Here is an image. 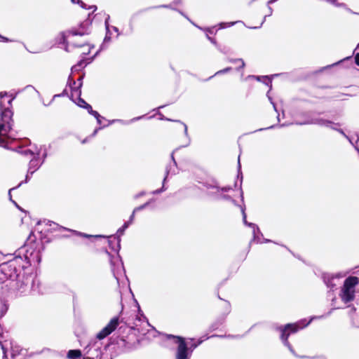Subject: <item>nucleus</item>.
I'll list each match as a JSON object with an SVG mask.
<instances>
[{"mask_svg":"<svg viewBox=\"0 0 359 359\" xmlns=\"http://www.w3.org/2000/svg\"><path fill=\"white\" fill-rule=\"evenodd\" d=\"M116 261L119 262L120 264H119V266H118L117 269L116 271L114 269L113 271H114V276L116 277V279H118L117 276H118V273H121L122 272V271H123V264L121 263V260H119L117 258Z\"/></svg>","mask_w":359,"mask_h":359,"instance_id":"2eb2a0df","label":"nucleus"},{"mask_svg":"<svg viewBox=\"0 0 359 359\" xmlns=\"http://www.w3.org/2000/svg\"><path fill=\"white\" fill-rule=\"evenodd\" d=\"M76 46L81 49L79 51V53L83 55H87L90 54L91 49L94 48V47L93 46H90V44L76 45Z\"/></svg>","mask_w":359,"mask_h":359,"instance_id":"f8f14e48","label":"nucleus"},{"mask_svg":"<svg viewBox=\"0 0 359 359\" xmlns=\"http://www.w3.org/2000/svg\"><path fill=\"white\" fill-rule=\"evenodd\" d=\"M96 6H89L88 9H91L92 10V12H95L96 11Z\"/></svg>","mask_w":359,"mask_h":359,"instance_id":"a878e982","label":"nucleus"},{"mask_svg":"<svg viewBox=\"0 0 359 359\" xmlns=\"http://www.w3.org/2000/svg\"><path fill=\"white\" fill-rule=\"evenodd\" d=\"M231 62L233 63H238L242 68L245 66V62L242 59L231 60Z\"/></svg>","mask_w":359,"mask_h":359,"instance_id":"f3484780","label":"nucleus"},{"mask_svg":"<svg viewBox=\"0 0 359 359\" xmlns=\"http://www.w3.org/2000/svg\"><path fill=\"white\" fill-rule=\"evenodd\" d=\"M230 70H231V68H230V67H228V68H226V69H223V70H221V71L217 72L216 73V74H221V73L227 72H229V71H230Z\"/></svg>","mask_w":359,"mask_h":359,"instance_id":"5701e85b","label":"nucleus"},{"mask_svg":"<svg viewBox=\"0 0 359 359\" xmlns=\"http://www.w3.org/2000/svg\"><path fill=\"white\" fill-rule=\"evenodd\" d=\"M346 139H348V140H349V142L352 144L351 140H350V138H348V137L346 136Z\"/></svg>","mask_w":359,"mask_h":359,"instance_id":"58836bf2","label":"nucleus"},{"mask_svg":"<svg viewBox=\"0 0 359 359\" xmlns=\"http://www.w3.org/2000/svg\"><path fill=\"white\" fill-rule=\"evenodd\" d=\"M355 63L359 65V53L355 55Z\"/></svg>","mask_w":359,"mask_h":359,"instance_id":"393cba45","label":"nucleus"},{"mask_svg":"<svg viewBox=\"0 0 359 359\" xmlns=\"http://www.w3.org/2000/svg\"><path fill=\"white\" fill-rule=\"evenodd\" d=\"M90 20H87L83 22L77 28H73L67 33L62 32L60 34V42L66 43L67 41H74V37L77 36H83L88 34L90 32Z\"/></svg>","mask_w":359,"mask_h":359,"instance_id":"f03ea898","label":"nucleus"},{"mask_svg":"<svg viewBox=\"0 0 359 359\" xmlns=\"http://www.w3.org/2000/svg\"><path fill=\"white\" fill-rule=\"evenodd\" d=\"M355 149L358 151V152L359 154V148L358 147V146H355Z\"/></svg>","mask_w":359,"mask_h":359,"instance_id":"f704fd0d","label":"nucleus"},{"mask_svg":"<svg viewBox=\"0 0 359 359\" xmlns=\"http://www.w3.org/2000/svg\"><path fill=\"white\" fill-rule=\"evenodd\" d=\"M128 225H129V222L125 223L124 225L123 226V227L118 230V232H121L122 233L123 232V231L128 228Z\"/></svg>","mask_w":359,"mask_h":359,"instance_id":"412c9836","label":"nucleus"},{"mask_svg":"<svg viewBox=\"0 0 359 359\" xmlns=\"http://www.w3.org/2000/svg\"><path fill=\"white\" fill-rule=\"evenodd\" d=\"M263 82L266 85L271 84V81L267 77H263Z\"/></svg>","mask_w":359,"mask_h":359,"instance_id":"b1692460","label":"nucleus"},{"mask_svg":"<svg viewBox=\"0 0 359 359\" xmlns=\"http://www.w3.org/2000/svg\"><path fill=\"white\" fill-rule=\"evenodd\" d=\"M299 124H317L320 126H324L326 127H330L331 125V123L328 121L324 120L320 118H309L304 122L299 123Z\"/></svg>","mask_w":359,"mask_h":359,"instance_id":"9d476101","label":"nucleus"},{"mask_svg":"<svg viewBox=\"0 0 359 359\" xmlns=\"http://www.w3.org/2000/svg\"><path fill=\"white\" fill-rule=\"evenodd\" d=\"M12 101V99L11 98H9L8 100V104H11V102Z\"/></svg>","mask_w":359,"mask_h":359,"instance_id":"473e14b6","label":"nucleus"},{"mask_svg":"<svg viewBox=\"0 0 359 359\" xmlns=\"http://www.w3.org/2000/svg\"><path fill=\"white\" fill-rule=\"evenodd\" d=\"M249 78H253V79L255 78V79H257L258 81H260V78L259 77H255L254 76H250Z\"/></svg>","mask_w":359,"mask_h":359,"instance_id":"c85d7f7f","label":"nucleus"},{"mask_svg":"<svg viewBox=\"0 0 359 359\" xmlns=\"http://www.w3.org/2000/svg\"><path fill=\"white\" fill-rule=\"evenodd\" d=\"M1 120L0 123V146L7 147L14 140L11 133L12 111L8 108L2 110V101L0 102Z\"/></svg>","mask_w":359,"mask_h":359,"instance_id":"f257e3e1","label":"nucleus"},{"mask_svg":"<svg viewBox=\"0 0 359 359\" xmlns=\"http://www.w3.org/2000/svg\"><path fill=\"white\" fill-rule=\"evenodd\" d=\"M275 1H276V0H269V1H268V4H271V3L274 2Z\"/></svg>","mask_w":359,"mask_h":359,"instance_id":"2f4dec72","label":"nucleus"},{"mask_svg":"<svg viewBox=\"0 0 359 359\" xmlns=\"http://www.w3.org/2000/svg\"><path fill=\"white\" fill-rule=\"evenodd\" d=\"M22 262H23L22 257H15L14 259L9 262L6 266L8 268L13 269L16 273V276H18V274L17 273L20 271V269H17V265H19Z\"/></svg>","mask_w":359,"mask_h":359,"instance_id":"9b49d317","label":"nucleus"},{"mask_svg":"<svg viewBox=\"0 0 359 359\" xmlns=\"http://www.w3.org/2000/svg\"><path fill=\"white\" fill-rule=\"evenodd\" d=\"M311 320L306 323V320H303L294 324H287L285 326L284 328L281 329V339L284 344L289 348L292 353H294V351L287 341L289 335L290 333H294L303 327L307 326L311 323Z\"/></svg>","mask_w":359,"mask_h":359,"instance_id":"20e7f679","label":"nucleus"},{"mask_svg":"<svg viewBox=\"0 0 359 359\" xmlns=\"http://www.w3.org/2000/svg\"><path fill=\"white\" fill-rule=\"evenodd\" d=\"M77 104L81 107L86 108L88 110V112L96 118L97 123L100 124L101 123L102 117L96 111H93L91 106L87 104L83 99L79 98Z\"/></svg>","mask_w":359,"mask_h":359,"instance_id":"1a4fd4ad","label":"nucleus"},{"mask_svg":"<svg viewBox=\"0 0 359 359\" xmlns=\"http://www.w3.org/2000/svg\"><path fill=\"white\" fill-rule=\"evenodd\" d=\"M144 207V206L139 207V208H135V209L134 210V211H133V212L132 215L130 216V222H133V218H134V214H135V211H137V210H141V209H142V208H143Z\"/></svg>","mask_w":359,"mask_h":359,"instance_id":"6ab92c4d","label":"nucleus"},{"mask_svg":"<svg viewBox=\"0 0 359 359\" xmlns=\"http://www.w3.org/2000/svg\"><path fill=\"white\" fill-rule=\"evenodd\" d=\"M46 224H48V225H49V226H52V224H53V225H54V226H57V224H55V223H53V222H50V221H48V222H47V223H46Z\"/></svg>","mask_w":359,"mask_h":359,"instance_id":"bb28decb","label":"nucleus"},{"mask_svg":"<svg viewBox=\"0 0 359 359\" xmlns=\"http://www.w3.org/2000/svg\"><path fill=\"white\" fill-rule=\"evenodd\" d=\"M83 359H92V358H83Z\"/></svg>","mask_w":359,"mask_h":359,"instance_id":"37998d69","label":"nucleus"},{"mask_svg":"<svg viewBox=\"0 0 359 359\" xmlns=\"http://www.w3.org/2000/svg\"><path fill=\"white\" fill-rule=\"evenodd\" d=\"M23 152L26 155L27 154H30L31 155L34 156V158H32L30 161L29 168V172H30L31 174H32L41 165V163L39 162V161L36 158V156H37V157L40 156V151L36 150L35 151H30L29 149H25V150H24Z\"/></svg>","mask_w":359,"mask_h":359,"instance_id":"6e6552de","label":"nucleus"},{"mask_svg":"<svg viewBox=\"0 0 359 359\" xmlns=\"http://www.w3.org/2000/svg\"><path fill=\"white\" fill-rule=\"evenodd\" d=\"M179 123L183 128L185 135H187V126L183 123L179 122Z\"/></svg>","mask_w":359,"mask_h":359,"instance_id":"4be33fe9","label":"nucleus"},{"mask_svg":"<svg viewBox=\"0 0 359 359\" xmlns=\"http://www.w3.org/2000/svg\"><path fill=\"white\" fill-rule=\"evenodd\" d=\"M343 274H326L324 276V281L327 286L333 290L340 283V279L344 277Z\"/></svg>","mask_w":359,"mask_h":359,"instance_id":"0eeeda50","label":"nucleus"},{"mask_svg":"<svg viewBox=\"0 0 359 359\" xmlns=\"http://www.w3.org/2000/svg\"><path fill=\"white\" fill-rule=\"evenodd\" d=\"M81 356V352L79 350H70L67 353V357L69 359H76Z\"/></svg>","mask_w":359,"mask_h":359,"instance_id":"4468645a","label":"nucleus"},{"mask_svg":"<svg viewBox=\"0 0 359 359\" xmlns=\"http://www.w3.org/2000/svg\"><path fill=\"white\" fill-rule=\"evenodd\" d=\"M242 212H243V222H244L245 224L248 225V226H250V227H251L252 229V231H253V234H254V238H255L256 236H257L256 231H257V232L259 231V228L255 224L248 223L247 222V220H246V215H245V212L244 210H242Z\"/></svg>","mask_w":359,"mask_h":359,"instance_id":"ddd939ff","label":"nucleus"},{"mask_svg":"<svg viewBox=\"0 0 359 359\" xmlns=\"http://www.w3.org/2000/svg\"><path fill=\"white\" fill-rule=\"evenodd\" d=\"M83 236H85V237H89L90 236H89V235H86V234H84V235H83Z\"/></svg>","mask_w":359,"mask_h":359,"instance_id":"a19ab883","label":"nucleus"},{"mask_svg":"<svg viewBox=\"0 0 359 359\" xmlns=\"http://www.w3.org/2000/svg\"><path fill=\"white\" fill-rule=\"evenodd\" d=\"M7 309V306L5 304H0V317L3 316L6 313Z\"/></svg>","mask_w":359,"mask_h":359,"instance_id":"dca6fc26","label":"nucleus"},{"mask_svg":"<svg viewBox=\"0 0 359 359\" xmlns=\"http://www.w3.org/2000/svg\"><path fill=\"white\" fill-rule=\"evenodd\" d=\"M208 39H209L211 42L214 43L213 40H212L210 37H208Z\"/></svg>","mask_w":359,"mask_h":359,"instance_id":"c9c22d12","label":"nucleus"},{"mask_svg":"<svg viewBox=\"0 0 359 359\" xmlns=\"http://www.w3.org/2000/svg\"><path fill=\"white\" fill-rule=\"evenodd\" d=\"M210 188H214V189H216L217 190H218V187H215V186H210ZM208 189H209V187H208Z\"/></svg>","mask_w":359,"mask_h":359,"instance_id":"7c9ffc66","label":"nucleus"},{"mask_svg":"<svg viewBox=\"0 0 359 359\" xmlns=\"http://www.w3.org/2000/svg\"><path fill=\"white\" fill-rule=\"evenodd\" d=\"M358 283V279L356 277L348 278L344 283L340 297L344 303L353 301L355 297V287Z\"/></svg>","mask_w":359,"mask_h":359,"instance_id":"7ed1b4c3","label":"nucleus"},{"mask_svg":"<svg viewBox=\"0 0 359 359\" xmlns=\"http://www.w3.org/2000/svg\"><path fill=\"white\" fill-rule=\"evenodd\" d=\"M141 317L144 318V319H146V318L143 316V314H140V316H137V320H141Z\"/></svg>","mask_w":359,"mask_h":359,"instance_id":"cd10ccee","label":"nucleus"},{"mask_svg":"<svg viewBox=\"0 0 359 359\" xmlns=\"http://www.w3.org/2000/svg\"><path fill=\"white\" fill-rule=\"evenodd\" d=\"M72 3L74 4H78L81 6V7L83 8H86V4L81 0H71Z\"/></svg>","mask_w":359,"mask_h":359,"instance_id":"a211bd4d","label":"nucleus"},{"mask_svg":"<svg viewBox=\"0 0 359 359\" xmlns=\"http://www.w3.org/2000/svg\"><path fill=\"white\" fill-rule=\"evenodd\" d=\"M222 190L224 191H227L228 190H229V188H224V189H222Z\"/></svg>","mask_w":359,"mask_h":359,"instance_id":"72a5a7b5","label":"nucleus"},{"mask_svg":"<svg viewBox=\"0 0 359 359\" xmlns=\"http://www.w3.org/2000/svg\"><path fill=\"white\" fill-rule=\"evenodd\" d=\"M176 339V343L178 344L176 359H189V353L188 348L185 343L184 339L179 337H173Z\"/></svg>","mask_w":359,"mask_h":359,"instance_id":"423d86ee","label":"nucleus"},{"mask_svg":"<svg viewBox=\"0 0 359 359\" xmlns=\"http://www.w3.org/2000/svg\"><path fill=\"white\" fill-rule=\"evenodd\" d=\"M189 143V140H187L186 145H187Z\"/></svg>","mask_w":359,"mask_h":359,"instance_id":"79ce46f5","label":"nucleus"},{"mask_svg":"<svg viewBox=\"0 0 359 359\" xmlns=\"http://www.w3.org/2000/svg\"><path fill=\"white\" fill-rule=\"evenodd\" d=\"M346 139H348V140H349V142L352 144L351 140H350V138H348V137L346 136Z\"/></svg>","mask_w":359,"mask_h":359,"instance_id":"4c0bfd02","label":"nucleus"},{"mask_svg":"<svg viewBox=\"0 0 359 359\" xmlns=\"http://www.w3.org/2000/svg\"><path fill=\"white\" fill-rule=\"evenodd\" d=\"M346 139H348V140H349V142L352 144L351 140H350V138H348V137L346 136Z\"/></svg>","mask_w":359,"mask_h":359,"instance_id":"e433bc0d","label":"nucleus"},{"mask_svg":"<svg viewBox=\"0 0 359 359\" xmlns=\"http://www.w3.org/2000/svg\"><path fill=\"white\" fill-rule=\"evenodd\" d=\"M233 25H234V22H230V23H222L220 24V28H225L226 27H231Z\"/></svg>","mask_w":359,"mask_h":359,"instance_id":"aec40b11","label":"nucleus"},{"mask_svg":"<svg viewBox=\"0 0 359 359\" xmlns=\"http://www.w3.org/2000/svg\"><path fill=\"white\" fill-rule=\"evenodd\" d=\"M97 131V130H95L94 131V133H93V135H95L96 134Z\"/></svg>","mask_w":359,"mask_h":359,"instance_id":"ea45409f","label":"nucleus"},{"mask_svg":"<svg viewBox=\"0 0 359 359\" xmlns=\"http://www.w3.org/2000/svg\"><path fill=\"white\" fill-rule=\"evenodd\" d=\"M1 40H5V41H8V39H5L4 36H1V35H0V41H1Z\"/></svg>","mask_w":359,"mask_h":359,"instance_id":"c756f323","label":"nucleus"},{"mask_svg":"<svg viewBox=\"0 0 359 359\" xmlns=\"http://www.w3.org/2000/svg\"><path fill=\"white\" fill-rule=\"evenodd\" d=\"M119 324L118 318L114 317L109 323L102 330L97 334V338L98 339H103L114 332Z\"/></svg>","mask_w":359,"mask_h":359,"instance_id":"39448f33","label":"nucleus"}]
</instances>
